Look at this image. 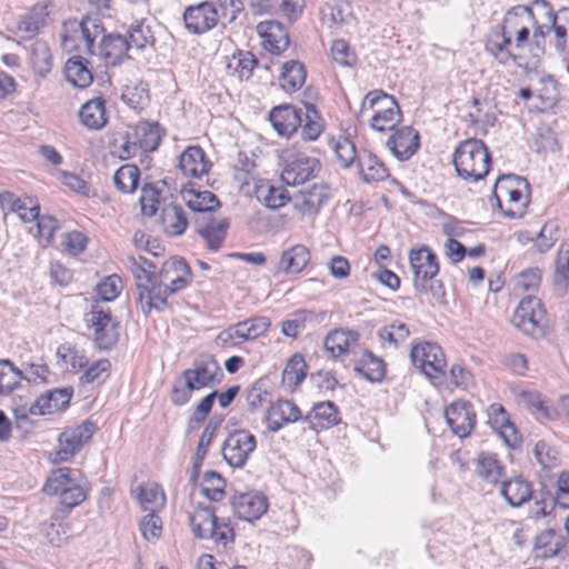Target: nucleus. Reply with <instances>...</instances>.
Returning <instances> with one entry per match:
<instances>
[{"mask_svg":"<svg viewBox=\"0 0 569 569\" xmlns=\"http://www.w3.org/2000/svg\"><path fill=\"white\" fill-rule=\"evenodd\" d=\"M453 164L459 177L476 182L489 173L491 154L482 140L470 138L455 149Z\"/></svg>","mask_w":569,"mask_h":569,"instance_id":"1","label":"nucleus"},{"mask_svg":"<svg viewBox=\"0 0 569 569\" xmlns=\"http://www.w3.org/2000/svg\"><path fill=\"white\" fill-rule=\"evenodd\" d=\"M529 191L527 179L516 174H502L497 179L492 193L503 216L516 219L525 214Z\"/></svg>","mask_w":569,"mask_h":569,"instance_id":"2","label":"nucleus"},{"mask_svg":"<svg viewBox=\"0 0 569 569\" xmlns=\"http://www.w3.org/2000/svg\"><path fill=\"white\" fill-rule=\"evenodd\" d=\"M190 280L191 269L183 258L172 257L164 261L159 271L151 310L163 311L168 307V297L186 288Z\"/></svg>","mask_w":569,"mask_h":569,"instance_id":"3","label":"nucleus"},{"mask_svg":"<svg viewBox=\"0 0 569 569\" xmlns=\"http://www.w3.org/2000/svg\"><path fill=\"white\" fill-rule=\"evenodd\" d=\"M190 526L192 532L198 539L212 540L217 546L226 548L233 542L234 532L230 527V521L219 519L216 509L211 506H201L190 513Z\"/></svg>","mask_w":569,"mask_h":569,"instance_id":"4","label":"nucleus"},{"mask_svg":"<svg viewBox=\"0 0 569 569\" xmlns=\"http://www.w3.org/2000/svg\"><path fill=\"white\" fill-rule=\"evenodd\" d=\"M526 6L533 27L530 52L535 59H542L546 54L547 36L555 27L557 11L547 0H532Z\"/></svg>","mask_w":569,"mask_h":569,"instance_id":"5","label":"nucleus"},{"mask_svg":"<svg viewBox=\"0 0 569 569\" xmlns=\"http://www.w3.org/2000/svg\"><path fill=\"white\" fill-rule=\"evenodd\" d=\"M410 267L413 271V286L419 292H427L428 289L432 290V295L437 300L442 301L445 298V290L441 282L437 289L433 286L428 288L427 281L431 280L439 272V263L437 254L427 246L420 249H412L409 253Z\"/></svg>","mask_w":569,"mask_h":569,"instance_id":"6","label":"nucleus"},{"mask_svg":"<svg viewBox=\"0 0 569 569\" xmlns=\"http://www.w3.org/2000/svg\"><path fill=\"white\" fill-rule=\"evenodd\" d=\"M369 104L375 109L371 119V128L383 132L392 130L401 120V110L396 99L383 91L376 90L369 92L363 100L362 106Z\"/></svg>","mask_w":569,"mask_h":569,"instance_id":"7","label":"nucleus"},{"mask_svg":"<svg viewBox=\"0 0 569 569\" xmlns=\"http://www.w3.org/2000/svg\"><path fill=\"white\" fill-rule=\"evenodd\" d=\"M410 358L433 383L445 377L447 360L439 345L430 341L418 343L412 347Z\"/></svg>","mask_w":569,"mask_h":569,"instance_id":"8","label":"nucleus"},{"mask_svg":"<svg viewBox=\"0 0 569 569\" xmlns=\"http://www.w3.org/2000/svg\"><path fill=\"white\" fill-rule=\"evenodd\" d=\"M500 24L505 27V30L515 34V49L530 52L533 27L527 6L517 4L509 8Z\"/></svg>","mask_w":569,"mask_h":569,"instance_id":"9","label":"nucleus"},{"mask_svg":"<svg viewBox=\"0 0 569 569\" xmlns=\"http://www.w3.org/2000/svg\"><path fill=\"white\" fill-rule=\"evenodd\" d=\"M256 437L244 429H237L229 433L222 445L224 460L234 468L246 465L250 455L256 450Z\"/></svg>","mask_w":569,"mask_h":569,"instance_id":"10","label":"nucleus"},{"mask_svg":"<svg viewBox=\"0 0 569 569\" xmlns=\"http://www.w3.org/2000/svg\"><path fill=\"white\" fill-rule=\"evenodd\" d=\"M96 432V425L84 420L77 427L67 428L60 433L54 461H69Z\"/></svg>","mask_w":569,"mask_h":569,"instance_id":"11","label":"nucleus"},{"mask_svg":"<svg viewBox=\"0 0 569 569\" xmlns=\"http://www.w3.org/2000/svg\"><path fill=\"white\" fill-rule=\"evenodd\" d=\"M88 321L94 328V342L101 350H109L117 345L120 337V325L114 321L109 310L93 306Z\"/></svg>","mask_w":569,"mask_h":569,"instance_id":"12","label":"nucleus"},{"mask_svg":"<svg viewBox=\"0 0 569 569\" xmlns=\"http://www.w3.org/2000/svg\"><path fill=\"white\" fill-rule=\"evenodd\" d=\"M131 272L136 279V287L138 290V299L141 303V309L144 315H149L151 311V305L156 288L159 281V273L146 268L143 264H139V261L134 257H129Z\"/></svg>","mask_w":569,"mask_h":569,"instance_id":"13","label":"nucleus"},{"mask_svg":"<svg viewBox=\"0 0 569 569\" xmlns=\"http://www.w3.org/2000/svg\"><path fill=\"white\" fill-rule=\"evenodd\" d=\"M184 26L193 34H202L216 28L220 21V14L208 1L190 6L183 13Z\"/></svg>","mask_w":569,"mask_h":569,"instance_id":"14","label":"nucleus"},{"mask_svg":"<svg viewBox=\"0 0 569 569\" xmlns=\"http://www.w3.org/2000/svg\"><path fill=\"white\" fill-rule=\"evenodd\" d=\"M320 169L321 163L317 158L299 154L287 160L281 179L288 186L302 184L313 179Z\"/></svg>","mask_w":569,"mask_h":569,"instance_id":"15","label":"nucleus"},{"mask_svg":"<svg viewBox=\"0 0 569 569\" xmlns=\"http://www.w3.org/2000/svg\"><path fill=\"white\" fill-rule=\"evenodd\" d=\"M515 319L526 331H542L547 321L541 300L533 296L522 298L515 311Z\"/></svg>","mask_w":569,"mask_h":569,"instance_id":"16","label":"nucleus"},{"mask_svg":"<svg viewBox=\"0 0 569 569\" xmlns=\"http://www.w3.org/2000/svg\"><path fill=\"white\" fill-rule=\"evenodd\" d=\"M445 417L451 431L459 438L468 437L476 426V412L466 400L453 401L446 408Z\"/></svg>","mask_w":569,"mask_h":569,"instance_id":"17","label":"nucleus"},{"mask_svg":"<svg viewBox=\"0 0 569 569\" xmlns=\"http://www.w3.org/2000/svg\"><path fill=\"white\" fill-rule=\"evenodd\" d=\"M218 376L222 377L221 368L212 356L196 361L193 368L182 372L187 386L194 390L206 388L214 381L219 382Z\"/></svg>","mask_w":569,"mask_h":569,"instance_id":"18","label":"nucleus"},{"mask_svg":"<svg viewBox=\"0 0 569 569\" xmlns=\"http://www.w3.org/2000/svg\"><path fill=\"white\" fill-rule=\"evenodd\" d=\"M230 502L234 515L248 522L260 519L268 509L267 498L259 492L237 493Z\"/></svg>","mask_w":569,"mask_h":569,"instance_id":"19","label":"nucleus"},{"mask_svg":"<svg viewBox=\"0 0 569 569\" xmlns=\"http://www.w3.org/2000/svg\"><path fill=\"white\" fill-rule=\"evenodd\" d=\"M303 420L301 410L291 400L280 399L272 403L264 417L267 428L270 432H278L286 425Z\"/></svg>","mask_w":569,"mask_h":569,"instance_id":"20","label":"nucleus"},{"mask_svg":"<svg viewBox=\"0 0 569 569\" xmlns=\"http://www.w3.org/2000/svg\"><path fill=\"white\" fill-rule=\"evenodd\" d=\"M310 259V251L305 244H295L282 251L280 259L272 266L271 273L298 274L308 266Z\"/></svg>","mask_w":569,"mask_h":569,"instance_id":"21","label":"nucleus"},{"mask_svg":"<svg viewBox=\"0 0 569 569\" xmlns=\"http://www.w3.org/2000/svg\"><path fill=\"white\" fill-rule=\"evenodd\" d=\"M387 147L397 159L408 160L420 147L419 133L412 127H401L387 140Z\"/></svg>","mask_w":569,"mask_h":569,"instance_id":"22","label":"nucleus"},{"mask_svg":"<svg viewBox=\"0 0 569 569\" xmlns=\"http://www.w3.org/2000/svg\"><path fill=\"white\" fill-rule=\"evenodd\" d=\"M73 395L71 387L50 390L40 397L30 406L29 413L32 416L50 415L63 410L70 403Z\"/></svg>","mask_w":569,"mask_h":569,"instance_id":"23","label":"nucleus"},{"mask_svg":"<svg viewBox=\"0 0 569 569\" xmlns=\"http://www.w3.org/2000/svg\"><path fill=\"white\" fill-rule=\"evenodd\" d=\"M269 120L278 134L290 137L301 126L302 110L291 104H281L270 111Z\"/></svg>","mask_w":569,"mask_h":569,"instance_id":"24","label":"nucleus"},{"mask_svg":"<svg viewBox=\"0 0 569 569\" xmlns=\"http://www.w3.org/2000/svg\"><path fill=\"white\" fill-rule=\"evenodd\" d=\"M258 34L263 39L266 49L274 54L282 53L289 46V33L277 20L261 21L257 26Z\"/></svg>","mask_w":569,"mask_h":569,"instance_id":"25","label":"nucleus"},{"mask_svg":"<svg viewBox=\"0 0 569 569\" xmlns=\"http://www.w3.org/2000/svg\"><path fill=\"white\" fill-rule=\"evenodd\" d=\"M486 50L501 64H507L512 60L519 68L528 71L536 70L542 60L535 59L532 52L515 53L512 50H507L496 37L488 40Z\"/></svg>","mask_w":569,"mask_h":569,"instance_id":"26","label":"nucleus"},{"mask_svg":"<svg viewBox=\"0 0 569 569\" xmlns=\"http://www.w3.org/2000/svg\"><path fill=\"white\" fill-rule=\"evenodd\" d=\"M488 422L498 431L509 447L516 448L520 443V436L501 403L490 405L488 408Z\"/></svg>","mask_w":569,"mask_h":569,"instance_id":"27","label":"nucleus"},{"mask_svg":"<svg viewBox=\"0 0 569 569\" xmlns=\"http://www.w3.org/2000/svg\"><path fill=\"white\" fill-rule=\"evenodd\" d=\"M303 420L310 425L311 429L318 431L337 426L341 417L337 405L327 400L315 403Z\"/></svg>","mask_w":569,"mask_h":569,"instance_id":"28","label":"nucleus"},{"mask_svg":"<svg viewBox=\"0 0 569 569\" xmlns=\"http://www.w3.org/2000/svg\"><path fill=\"white\" fill-rule=\"evenodd\" d=\"M181 197L187 207L199 213H212L220 207V201L209 190H200L194 183H189L181 189Z\"/></svg>","mask_w":569,"mask_h":569,"instance_id":"29","label":"nucleus"},{"mask_svg":"<svg viewBox=\"0 0 569 569\" xmlns=\"http://www.w3.org/2000/svg\"><path fill=\"white\" fill-rule=\"evenodd\" d=\"M327 199L326 187L322 184H313L310 189L302 190L298 194H295L291 201L295 210L301 216H316Z\"/></svg>","mask_w":569,"mask_h":569,"instance_id":"30","label":"nucleus"},{"mask_svg":"<svg viewBox=\"0 0 569 569\" xmlns=\"http://www.w3.org/2000/svg\"><path fill=\"white\" fill-rule=\"evenodd\" d=\"M129 50L127 37L118 33H110L108 36H103L98 47L97 54L107 66H117L128 57Z\"/></svg>","mask_w":569,"mask_h":569,"instance_id":"31","label":"nucleus"},{"mask_svg":"<svg viewBox=\"0 0 569 569\" xmlns=\"http://www.w3.org/2000/svg\"><path fill=\"white\" fill-rule=\"evenodd\" d=\"M179 168L186 177L199 178L211 168V162L199 146L188 147L179 157Z\"/></svg>","mask_w":569,"mask_h":569,"instance_id":"32","label":"nucleus"},{"mask_svg":"<svg viewBox=\"0 0 569 569\" xmlns=\"http://www.w3.org/2000/svg\"><path fill=\"white\" fill-rule=\"evenodd\" d=\"M532 485L522 476L505 480L500 485V495L511 507H521L532 497Z\"/></svg>","mask_w":569,"mask_h":569,"instance_id":"33","label":"nucleus"},{"mask_svg":"<svg viewBox=\"0 0 569 569\" xmlns=\"http://www.w3.org/2000/svg\"><path fill=\"white\" fill-rule=\"evenodd\" d=\"M67 31H73V39H80L84 42L86 51L89 54H96L94 41L102 31L100 21L97 18L84 17L81 21L72 20L66 23Z\"/></svg>","mask_w":569,"mask_h":569,"instance_id":"34","label":"nucleus"},{"mask_svg":"<svg viewBox=\"0 0 569 569\" xmlns=\"http://www.w3.org/2000/svg\"><path fill=\"white\" fill-rule=\"evenodd\" d=\"M357 168L359 176L367 183L383 181L390 176L385 163L367 150L360 151Z\"/></svg>","mask_w":569,"mask_h":569,"instance_id":"35","label":"nucleus"},{"mask_svg":"<svg viewBox=\"0 0 569 569\" xmlns=\"http://www.w3.org/2000/svg\"><path fill=\"white\" fill-rule=\"evenodd\" d=\"M80 122L90 130L102 129L107 121L106 100L101 97L93 98L79 110Z\"/></svg>","mask_w":569,"mask_h":569,"instance_id":"36","label":"nucleus"},{"mask_svg":"<svg viewBox=\"0 0 569 569\" xmlns=\"http://www.w3.org/2000/svg\"><path fill=\"white\" fill-rule=\"evenodd\" d=\"M66 79L77 88L84 89L93 81V74L89 68V61L81 56L69 58L64 66Z\"/></svg>","mask_w":569,"mask_h":569,"instance_id":"37","label":"nucleus"},{"mask_svg":"<svg viewBox=\"0 0 569 569\" xmlns=\"http://www.w3.org/2000/svg\"><path fill=\"white\" fill-rule=\"evenodd\" d=\"M476 475L490 485H497L505 473V466L497 455L481 452L476 459Z\"/></svg>","mask_w":569,"mask_h":569,"instance_id":"38","label":"nucleus"},{"mask_svg":"<svg viewBox=\"0 0 569 569\" xmlns=\"http://www.w3.org/2000/svg\"><path fill=\"white\" fill-rule=\"evenodd\" d=\"M353 370L358 376L370 382H380L386 376V365L383 360L366 350L355 362Z\"/></svg>","mask_w":569,"mask_h":569,"instance_id":"39","label":"nucleus"},{"mask_svg":"<svg viewBox=\"0 0 569 569\" xmlns=\"http://www.w3.org/2000/svg\"><path fill=\"white\" fill-rule=\"evenodd\" d=\"M196 223V231L207 242L208 249L218 251L226 239L229 220L222 219L219 222L213 223L210 218L207 222L201 223L197 221Z\"/></svg>","mask_w":569,"mask_h":569,"instance_id":"40","label":"nucleus"},{"mask_svg":"<svg viewBox=\"0 0 569 569\" xmlns=\"http://www.w3.org/2000/svg\"><path fill=\"white\" fill-rule=\"evenodd\" d=\"M358 341L359 333L357 331L336 329L327 335L323 345L333 357H340L357 346Z\"/></svg>","mask_w":569,"mask_h":569,"instance_id":"41","label":"nucleus"},{"mask_svg":"<svg viewBox=\"0 0 569 569\" xmlns=\"http://www.w3.org/2000/svg\"><path fill=\"white\" fill-rule=\"evenodd\" d=\"M132 136L143 152L157 150L161 141L160 128L157 122L140 121L133 128Z\"/></svg>","mask_w":569,"mask_h":569,"instance_id":"42","label":"nucleus"},{"mask_svg":"<svg viewBox=\"0 0 569 569\" xmlns=\"http://www.w3.org/2000/svg\"><path fill=\"white\" fill-rule=\"evenodd\" d=\"M77 473H79L78 470H72L68 467H61L52 470L42 488V491L49 496L58 495L61 497L69 487H71L70 485L77 478Z\"/></svg>","mask_w":569,"mask_h":569,"instance_id":"43","label":"nucleus"},{"mask_svg":"<svg viewBox=\"0 0 569 569\" xmlns=\"http://www.w3.org/2000/svg\"><path fill=\"white\" fill-rule=\"evenodd\" d=\"M562 546L561 537L553 529H547L536 537L533 553L536 558L548 559L556 556Z\"/></svg>","mask_w":569,"mask_h":569,"instance_id":"44","label":"nucleus"},{"mask_svg":"<svg viewBox=\"0 0 569 569\" xmlns=\"http://www.w3.org/2000/svg\"><path fill=\"white\" fill-rule=\"evenodd\" d=\"M21 219L26 222L37 220L38 236L47 243L51 242L56 230L59 228L58 221L52 216H40V207L33 206L29 213H22Z\"/></svg>","mask_w":569,"mask_h":569,"instance_id":"45","label":"nucleus"},{"mask_svg":"<svg viewBox=\"0 0 569 569\" xmlns=\"http://www.w3.org/2000/svg\"><path fill=\"white\" fill-rule=\"evenodd\" d=\"M161 221L164 231L170 236H181L188 226L184 211L178 204H169L163 208Z\"/></svg>","mask_w":569,"mask_h":569,"instance_id":"46","label":"nucleus"},{"mask_svg":"<svg viewBox=\"0 0 569 569\" xmlns=\"http://www.w3.org/2000/svg\"><path fill=\"white\" fill-rule=\"evenodd\" d=\"M331 148L335 152L337 163L342 169H349L357 166L360 152H357L355 143L347 137H339L331 141Z\"/></svg>","mask_w":569,"mask_h":569,"instance_id":"47","label":"nucleus"},{"mask_svg":"<svg viewBox=\"0 0 569 569\" xmlns=\"http://www.w3.org/2000/svg\"><path fill=\"white\" fill-rule=\"evenodd\" d=\"M305 66L296 60L283 63L281 72V87L288 92L297 91L306 81Z\"/></svg>","mask_w":569,"mask_h":569,"instance_id":"48","label":"nucleus"},{"mask_svg":"<svg viewBox=\"0 0 569 569\" xmlns=\"http://www.w3.org/2000/svg\"><path fill=\"white\" fill-rule=\"evenodd\" d=\"M301 137L303 140L313 141L323 131V122L319 111L312 103H305L302 111Z\"/></svg>","mask_w":569,"mask_h":569,"instance_id":"49","label":"nucleus"},{"mask_svg":"<svg viewBox=\"0 0 569 569\" xmlns=\"http://www.w3.org/2000/svg\"><path fill=\"white\" fill-rule=\"evenodd\" d=\"M127 42L129 49L143 50L148 46L153 47L154 36L149 24H146L143 20L136 21L127 30Z\"/></svg>","mask_w":569,"mask_h":569,"instance_id":"50","label":"nucleus"},{"mask_svg":"<svg viewBox=\"0 0 569 569\" xmlns=\"http://www.w3.org/2000/svg\"><path fill=\"white\" fill-rule=\"evenodd\" d=\"M121 99L133 110H142L149 103L148 84L142 81L126 84L122 89Z\"/></svg>","mask_w":569,"mask_h":569,"instance_id":"51","label":"nucleus"},{"mask_svg":"<svg viewBox=\"0 0 569 569\" xmlns=\"http://www.w3.org/2000/svg\"><path fill=\"white\" fill-rule=\"evenodd\" d=\"M140 170L136 164H123L113 174V183L122 193H132L139 183Z\"/></svg>","mask_w":569,"mask_h":569,"instance_id":"52","label":"nucleus"},{"mask_svg":"<svg viewBox=\"0 0 569 569\" xmlns=\"http://www.w3.org/2000/svg\"><path fill=\"white\" fill-rule=\"evenodd\" d=\"M138 500L144 510L156 511L163 507L166 497L158 485L148 483L139 486Z\"/></svg>","mask_w":569,"mask_h":569,"instance_id":"53","label":"nucleus"},{"mask_svg":"<svg viewBox=\"0 0 569 569\" xmlns=\"http://www.w3.org/2000/svg\"><path fill=\"white\" fill-rule=\"evenodd\" d=\"M243 341L254 340L263 336L271 327V320L264 316H257L238 322Z\"/></svg>","mask_w":569,"mask_h":569,"instance_id":"54","label":"nucleus"},{"mask_svg":"<svg viewBox=\"0 0 569 569\" xmlns=\"http://www.w3.org/2000/svg\"><path fill=\"white\" fill-rule=\"evenodd\" d=\"M213 437H214V427H212V421H209L200 437V440H199V443H198V447H197V450H196V453L193 457L192 473L190 476V481H192V482H196L198 479L200 468H201L202 462L207 456L208 447L211 445Z\"/></svg>","mask_w":569,"mask_h":569,"instance_id":"55","label":"nucleus"},{"mask_svg":"<svg viewBox=\"0 0 569 569\" xmlns=\"http://www.w3.org/2000/svg\"><path fill=\"white\" fill-rule=\"evenodd\" d=\"M539 88L536 89L537 97L541 101V110L552 108L558 101L557 81L551 74L539 77Z\"/></svg>","mask_w":569,"mask_h":569,"instance_id":"56","label":"nucleus"},{"mask_svg":"<svg viewBox=\"0 0 569 569\" xmlns=\"http://www.w3.org/2000/svg\"><path fill=\"white\" fill-rule=\"evenodd\" d=\"M22 378V371L16 368L10 360H0V395L13 391Z\"/></svg>","mask_w":569,"mask_h":569,"instance_id":"57","label":"nucleus"},{"mask_svg":"<svg viewBox=\"0 0 569 569\" xmlns=\"http://www.w3.org/2000/svg\"><path fill=\"white\" fill-rule=\"evenodd\" d=\"M46 17L44 7H34L30 13L18 22L17 30L24 34L23 38H31L44 26Z\"/></svg>","mask_w":569,"mask_h":569,"instance_id":"58","label":"nucleus"},{"mask_svg":"<svg viewBox=\"0 0 569 569\" xmlns=\"http://www.w3.org/2000/svg\"><path fill=\"white\" fill-rule=\"evenodd\" d=\"M307 363L301 353H293L287 361L283 370V379L295 387L299 386L307 377Z\"/></svg>","mask_w":569,"mask_h":569,"instance_id":"59","label":"nucleus"},{"mask_svg":"<svg viewBox=\"0 0 569 569\" xmlns=\"http://www.w3.org/2000/svg\"><path fill=\"white\" fill-rule=\"evenodd\" d=\"M259 198L267 208L272 210L282 208L292 199L288 190L282 186H267L266 190L260 188Z\"/></svg>","mask_w":569,"mask_h":569,"instance_id":"60","label":"nucleus"},{"mask_svg":"<svg viewBox=\"0 0 569 569\" xmlns=\"http://www.w3.org/2000/svg\"><path fill=\"white\" fill-rule=\"evenodd\" d=\"M226 481L216 471H207L203 475L201 492L211 501H221L226 496Z\"/></svg>","mask_w":569,"mask_h":569,"instance_id":"61","label":"nucleus"},{"mask_svg":"<svg viewBox=\"0 0 569 569\" xmlns=\"http://www.w3.org/2000/svg\"><path fill=\"white\" fill-rule=\"evenodd\" d=\"M560 231L555 221L546 222L536 234L535 246L539 252L548 251L559 239Z\"/></svg>","mask_w":569,"mask_h":569,"instance_id":"62","label":"nucleus"},{"mask_svg":"<svg viewBox=\"0 0 569 569\" xmlns=\"http://www.w3.org/2000/svg\"><path fill=\"white\" fill-rule=\"evenodd\" d=\"M569 30V8H561L557 11L555 19V27H552L555 33V48L558 52L563 53L566 51V31Z\"/></svg>","mask_w":569,"mask_h":569,"instance_id":"63","label":"nucleus"},{"mask_svg":"<svg viewBox=\"0 0 569 569\" xmlns=\"http://www.w3.org/2000/svg\"><path fill=\"white\" fill-rule=\"evenodd\" d=\"M111 362L108 359H100L93 362L81 376L82 383H102L109 376Z\"/></svg>","mask_w":569,"mask_h":569,"instance_id":"64","label":"nucleus"}]
</instances>
